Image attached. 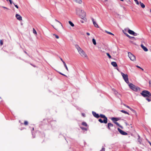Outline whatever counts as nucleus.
I'll return each instance as SVG.
<instances>
[{"label":"nucleus","instance_id":"f257e3e1","mask_svg":"<svg viewBox=\"0 0 151 151\" xmlns=\"http://www.w3.org/2000/svg\"><path fill=\"white\" fill-rule=\"evenodd\" d=\"M76 13L81 19L83 20L84 22H87L86 14L84 10L81 9L77 8L76 9Z\"/></svg>","mask_w":151,"mask_h":151},{"label":"nucleus","instance_id":"f03ea898","mask_svg":"<svg viewBox=\"0 0 151 151\" xmlns=\"http://www.w3.org/2000/svg\"><path fill=\"white\" fill-rule=\"evenodd\" d=\"M52 26L58 32L62 33L63 30V26L60 22L55 20L53 22Z\"/></svg>","mask_w":151,"mask_h":151},{"label":"nucleus","instance_id":"7ed1b4c3","mask_svg":"<svg viewBox=\"0 0 151 151\" xmlns=\"http://www.w3.org/2000/svg\"><path fill=\"white\" fill-rule=\"evenodd\" d=\"M76 48L77 50L80 55L83 58H88V56L85 52L78 45L76 46Z\"/></svg>","mask_w":151,"mask_h":151},{"label":"nucleus","instance_id":"20e7f679","mask_svg":"<svg viewBox=\"0 0 151 151\" xmlns=\"http://www.w3.org/2000/svg\"><path fill=\"white\" fill-rule=\"evenodd\" d=\"M141 94L144 97H147L151 96L150 93L147 91L145 90L141 93Z\"/></svg>","mask_w":151,"mask_h":151},{"label":"nucleus","instance_id":"39448f33","mask_svg":"<svg viewBox=\"0 0 151 151\" xmlns=\"http://www.w3.org/2000/svg\"><path fill=\"white\" fill-rule=\"evenodd\" d=\"M121 74L125 82L127 83H129V82L128 75L127 74H125L122 72H121Z\"/></svg>","mask_w":151,"mask_h":151},{"label":"nucleus","instance_id":"423d86ee","mask_svg":"<svg viewBox=\"0 0 151 151\" xmlns=\"http://www.w3.org/2000/svg\"><path fill=\"white\" fill-rule=\"evenodd\" d=\"M129 86L130 88L135 91H137L138 90H139V88L136 87L132 83H129Z\"/></svg>","mask_w":151,"mask_h":151},{"label":"nucleus","instance_id":"0eeeda50","mask_svg":"<svg viewBox=\"0 0 151 151\" xmlns=\"http://www.w3.org/2000/svg\"><path fill=\"white\" fill-rule=\"evenodd\" d=\"M128 56L131 60L134 61H136L135 56L131 52L128 53Z\"/></svg>","mask_w":151,"mask_h":151},{"label":"nucleus","instance_id":"6e6552de","mask_svg":"<svg viewBox=\"0 0 151 151\" xmlns=\"http://www.w3.org/2000/svg\"><path fill=\"white\" fill-rule=\"evenodd\" d=\"M110 119L114 123L119 120L121 119V118L119 117H112Z\"/></svg>","mask_w":151,"mask_h":151},{"label":"nucleus","instance_id":"1a4fd4ad","mask_svg":"<svg viewBox=\"0 0 151 151\" xmlns=\"http://www.w3.org/2000/svg\"><path fill=\"white\" fill-rule=\"evenodd\" d=\"M118 130L120 133L122 135H125L127 134V132H124L119 128H118Z\"/></svg>","mask_w":151,"mask_h":151},{"label":"nucleus","instance_id":"9d476101","mask_svg":"<svg viewBox=\"0 0 151 151\" xmlns=\"http://www.w3.org/2000/svg\"><path fill=\"white\" fill-rule=\"evenodd\" d=\"M100 116L104 119L103 121L104 123H107V119L106 117H105V116L103 115H100Z\"/></svg>","mask_w":151,"mask_h":151},{"label":"nucleus","instance_id":"9b49d317","mask_svg":"<svg viewBox=\"0 0 151 151\" xmlns=\"http://www.w3.org/2000/svg\"><path fill=\"white\" fill-rule=\"evenodd\" d=\"M128 32L129 34L133 35L134 36H137V33H135L134 31L130 29H129Z\"/></svg>","mask_w":151,"mask_h":151},{"label":"nucleus","instance_id":"f8f14e48","mask_svg":"<svg viewBox=\"0 0 151 151\" xmlns=\"http://www.w3.org/2000/svg\"><path fill=\"white\" fill-rule=\"evenodd\" d=\"M73 1L75 3L79 4H81L82 2L81 0H73Z\"/></svg>","mask_w":151,"mask_h":151},{"label":"nucleus","instance_id":"ddd939ff","mask_svg":"<svg viewBox=\"0 0 151 151\" xmlns=\"http://www.w3.org/2000/svg\"><path fill=\"white\" fill-rule=\"evenodd\" d=\"M92 20L93 22V24L95 27L98 28H99V26L97 24V23L96 22L94 21V19H92Z\"/></svg>","mask_w":151,"mask_h":151},{"label":"nucleus","instance_id":"4468645a","mask_svg":"<svg viewBox=\"0 0 151 151\" xmlns=\"http://www.w3.org/2000/svg\"><path fill=\"white\" fill-rule=\"evenodd\" d=\"M16 17L17 19L19 21H21L22 20V17L19 15L17 14L16 15Z\"/></svg>","mask_w":151,"mask_h":151},{"label":"nucleus","instance_id":"2eb2a0df","mask_svg":"<svg viewBox=\"0 0 151 151\" xmlns=\"http://www.w3.org/2000/svg\"><path fill=\"white\" fill-rule=\"evenodd\" d=\"M141 47L145 51L147 52L148 51V49L142 44L141 45Z\"/></svg>","mask_w":151,"mask_h":151},{"label":"nucleus","instance_id":"dca6fc26","mask_svg":"<svg viewBox=\"0 0 151 151\" xmlns=\"http://www.w3.org/2000/svg\"><path fill=\"white\" fill-rule=\"evenodd\" d=\"M111 65L114 67H116L117 66V65L116 63L115 62H112L111 63Z\"/></svg>","mask_w":151,"mask_h":151},{"label":"nucleus","instance_id":"f3484780","mask_svg":"<svg viewBox=\"0 0 151 151\" xmlns=\"http://www.w3.org/2000/svg\"><path fill=\"white\" fill-rule=\"evenodd\" d=\"M60 71L62 72L65 73L66 72V71L65 69L63 67H60Z\"/></svg>","mask_w":151,"mask_h":151},{"label":"nucleus","instance_id":"a211bd4d","mask_svg":"<svg viewBox=\"0 0 151 151\" xmlns=\"http://www.w3.org/2000/svg\"><path fill=\"white\" fill-rule=\"evenodd\" d=\"M93 114V115L96 118H99V116L98 114H97L96 112H92Z\"/></svg>","mask_w":151,"mask_h":151},{"label":"nucleus","instance_id":"6ab92c4d","mask_svg":"<svg viewBox=\"0 0 151 151\" xmlns=\"http://www.w3.org/2000/svg\"><path fill=\"white\" fill-rule=\"evenodd\" d=\"M113 127V124L112 123H108V127L109 129H111V127Z\"/></svg>","mask_w":151,"mask_h":151},{"label":"nucleus","instance_id":"aec40b11","mask_svg":"<svg viewBox=\"0 0 151 151\" xmlns=\"http://www.w3.org/2000/svg\"><path fill=\"white\" fill-rule=\"evenodd\" d=\"M63 63L64 66L65 67L67 71H68V67H67V65L65 63V62L64 61H63Z\"/></svg>","mask_w":151,"mask_h":151},{"label":"nucleus","instance_id":"412c9836","mask_svg":"<svg viewBox=\"0 0 151 151\" xmlns=\"http://www.w3.org/2000/svg\"><path fill=\"white\" fill-rule=\"evenodd\" d=\"M139 3L141 6L142 8H144L145 7V5L143 3H142L141 2H140Z\"/></svg>","mask_w":151,"mask_h":151},{"label":"nucleus","instance_id":"4be33fe9","mask_svg":"<svg viewBox=\"0 0 151 151\" xmlns=\"http://www.w3.org/2000/svg\"><path fill=\"white\" fill-rule=\"evenodd\" d=\"M33 33L36 35H37V33L34 28L33 29Z\"/></svg>","mask_w":151,"mask_h":151},{"label":"nucleus","instance_id":"5701e85b","mask_svg":"<svg viewBox=\"0 0 151 151\" xmlns=\"http://www.w3.org/2000/svg\"><path fill=\"white\" fill-rule=\"evenodd\" d=\"M120 111H121V112H122L123 113H124L125 114H127L129 115V113L128 112H127V111H125L124 110H122Z\"/></svg>","mask_w":151,"mask_h":151},{"label":"nucleus","instance_id":"b1692460","mask_svg":"<svg viewBox=\"0 0 151 151\" xmlns=\"http://www.w3.org/2000/svg\"><path fill=\"white\" fill-rule=\"evenodd\" d=\"M146 99L148 101L150 102L151 101V98L150 96L147 97L146 98Z\"/></svg>","mask_w":151,"mask_h":151},{"label":"nucleus","instance_id":"393cba45","mask_svg":"<svg viewBox=\"0 0 151 151\" xmlns=\"http://www.w3.org/2000/svg\"><path fill=\"white\" fill-rule=\"evenodd\" d=\"M69 24L72 27H73L74 26V24L70 21L68 22Z\"/></svg>","mask_w":151,"mask_h":151},{"label":"nucleus","instance_id":"a878e982","mask_svg":"<svg viewBox=\"0 0 151 151\" xmlns=\"http://www.w3.org/2000/svg\"><path fill=\"white\" fill-rule=\"evenodd\" d=\"M92 42H93V44L94 45H96V41L93 38L92 39Z\"/></svg>","mask_w":151,"mask_h":151},{"label":"nucleus","instance_id":"bb28decb","mask_svg":"<svg viewBox=\"0 0 151 151\" xmlns=\"http://www.w3.org/2000/svg\"><path fill=\"white\" fill-rule=\"evenodd\" d=\"M105 32L109 34H110V35H114L111 33V32H108L106 30H105Z\"/></svg>","mask_w":151,"mask_h":151},{"label":"nucleus","instance_id":"cd10ccee","mask_svg":"<svg viewBox=\"0 0 151 151\" xmlns=\"http://www.w3.org/2000/svg\"><path fill=\"white\" fill-rule=\"evenodd\" d=\"M53 35L55 36L56 38H57V39H58L59 38V37L58 35H57L55 34H53Z\"/></svg>","mask_w":151,"mask_h":151},{"label":"nucleus","instance_id":"c85d7f7f","mask_svg":"<svg viewBox=\"0 0 151 151\" xmlns=\"http://www.w3.org/2000/svg\"><path fill=\"white\" fill-rule=\"evenodd\" d=\"M125 35H126L128 37H129L130 38H134V37H130V36H129L127 34H125Z\"/></svg>","mask_w":151,"mask_h":151},{"label":"nucleus","instance_id":"c756f323","mask_svg":"<svg viewBox=\"0 0 151 151\" xmlns=\"http://www.w3.org/2000/svg\"><path fill=\"white\" fill-rule=\"evenodd\" d=\"M124 105L125 106H126V107H127V108H129V109L131 110H132V109H131V108H130L129 106H127V105H125V104H124Z\"/></svg>","mask_w":151,"mask_h":151},{"label":"nucleus","instance_id":"7c9ffc66","mask_svg":"<svg viewBox=\"0 0 151 151\" xmlns=\"http://www.w3.org/2000/svg\"><path fill=\"white\" fill-rule=\"evenodd\" d=\"M106 55L108 56V57H109V58H111V56L110 55V54L109 53H106Z\"/></svg>","mask_w":151,"mask_h":151},{"label":"nucleus","instance_id":"2f4dec72","mask_svg":"<svg viewBox=\"0 0 151 151\" xmlns=\"http://www.w3.org/2000/svg\"><path fill=\"white\" fill-rule=\"evenodd\" d=\"M80 127L81 128V129H82V130H87V129L86 128H84V127Z\"/></svg>","mask_w":151,"mask_h":151},{"label":"nucleus","instance_id":"473e14b6","mask_svg":"<svg viewBox=\"0 0 151 151\" xmlns=\"http://www.w3.org/2000/svg\"><path fill=\"white\" fill-rule=\"evenodd\" d=\"M105 148L103 147L102 149L100 151H105Z\"/></svg>","mask_w":151,"mask_h":151},{"label":"nucleus","instance_id":"72a5a7b5","mask_svg":"<svg viewBox=\"0 0 151 151\" xmlns=\"http://www.w3.org/2000/svg\"><path fill=\"white\" fill-rule=\"evenodd\" d=\"M0 44L1 45H3V41L1 40H0Z\"/></svg>","mask_w":151,"mask_h":151},{"label":"nucleus","instance_id":"f704fd0d","mask_svg":"<svg viewBox=\"0 0 151 151\" xmlns=\"http://www.w3.org/2000/svg\"><path fill=\"white\" fill-rule=\"evenodd\" d=\"M134 1L137 5L139 4V2L137 0H134Z\"/></svg>","mask_w":151,"mask_h":151},{"label":"nucleus","instance_id":"c9c22d12","mask_svg":"<svg viewBox=\"0 0 151 151\" xmlns=\"http://www.w3.org/2000/svg\"><path fill=\"white\" fill-rule=\"evenodd\" d=\"M99 122H101V123H103V122H104L103 120H102V119H100L99 120Z\"/></svg>","mask_w":151,"mask_h":151},{"label":"nucleus","instance_id":"e433bc0d","mask_svg":"<svg viewBox=\"0 0 151 151\" xmlns=\"http://www.w3.org/2000/svg\"><path fill=\"white\" fill-rule=\"evenodd\" d=\"M149 84L150 87H151V80H150L149 81Z\"/></svg>","mask_w":151,"mask_h":151},{"label":"nucleus","instance_id":"4c0bfd02","mask_svg":"<svg viewBox=\"0 0 151 151\" xmlns=\"http://www.w3.org/2000/svg\"><path fill=\"white\" fill-rule=\"evenodd\" d=\"M80 22L82 24H83L84 23V22H84V21L82 19V20H80Z\"/></svg>","mask_w":151,"mask_h":151},{"label":"nucleus","instance_id":"58836bf2","mask_svg":"<svg viewBox=\"0 0 151 151\" xmlns=\"http://www.w3.org/2000/svg\"><path fill=\"white\" fill-rule=\"evenodd\" d=\"M82 124L84 126H87V123H82Z\"/></svg>","mask_w":151,"mask_h":151},{"label":"nucleus","instance_id":"ea45409f","mask_svg":"<svg viewBox=\"0 0 151 151\" xmlns=\"http://www.w3.org/2000/svg\"><path fill=\"white\" fill-rule=\"evenodd\" d=\"M136 67H137V68H139L141 69H142V70H143V69L142 68H140L139 66H138L137 65V66H136Z\"/></svg>","mask_w":151,"mask_h":151},{"label":"nucleus","instance_id":"a19ab883","mask_svg":"<svg viewBox=\"0 0 151 151\" xmlns=\"http://www.w3.org/2000/svg\"><path fill=\"white\" fill-rule=\"evenodd\" d=\"M14 4V6L16 7L17 9H18V6L17 5H15L14 3H13Z\"/></svg>","mask_w":151,"mask_h":151},{"label":"nucleus","instance_id":"79ce46f5","mask_svg":"<svg viewBox=\"0 0 151 151\" xmlns=\"http://www.w3.org/2000/svg\"><path fill=\"white\" fill-rule=\"evenodd\" d=\"M86 34H87L88 35V36H89V35H90V33H88V32H87V33H86Z\"/></svg>","mask_w":151,"mask_h":151},{"label":"nucleus","instance_id":"37998d69","mask_svg":"<svg viewBox=\"0 0 151 151\" xmlns=\"http://www.w3.org/2000/svg\"><path fill=\"white\" fill-rule=\"evenodd\" d=\"M60 74H61V75H63V76H65V75H64V74H63V73H60Z\"/></svg>","mask_w":151,"mask_h":151},{"label":"nucleus","instance_id":"c03bdc74","mask_svg":"<svg viewBox=\"0 0 151 151\" xmlns=\"http://www.w3.org/2000/svg\"><path fill=\"white\" fill-rule=\"evenodd\" d=\"M2 7H3L4 8H5V9H7V8L5 7H4V6H2Z\"/></svg>","mask_w":151,"mask_h":151},{"label":"nucleus","instance_id":"a18cd8bd","mask_svg":"<svg viewBox=\"0 0 151 151\" xmlns=\"http://www.w3.org/2000/svg\"><path fill=\"white\" fill-rule=\"evenodd\" d=\"M12 1L11 0H10V4H12Z\"/></svg>","mask_w":151,"mask_h":151},{"label":"nucleus","instance_id":"49530a36","mask_svg":"<svg viewBox=\"0 0 151 151\" xmlns=\"http://www.w3.org/2000/svg\"><path fill=\"white\" fill-rule=\"evenodd\" d=\"M25 125H27L28 124V123H24Z\"/></svg>","mask_w":151,"mask_h":151},{"label":"nucleus","instance_id":"de8ad7c7","mask_svg":"<svg viewBox=\"0 0 151 151\" xmlns=\"http://www.w3.org/2000/svg\"><path fill=\"white\" fill-rule=\"evenodd\" d=\"M82 115H83V116H85V114H82Z\"/></svg>","mask_w":151,"mask_h":151},{"label":"nucleus","instance_id":"09e8293b","mask_svg":"<svg viewBox=\"0 0 151 151\" xmlns=\"http://www.w3.org/2000/svg\"><path fill=\"white\" fill-rule=\"evenodd\" d=\"M61 59V61H62V62H63V61H64L62 59V58H61V59Z\"/></svg>","mask_w":151,"mask_h":151},{"label":"nucleus","instance_id":"8fccbe9b","mask_svg":"<svg viewBox=\"0 0 151 151\" xmlns=\"http://www.w3.org/2000/svg\"><path fill=\"white\" fill-rule=\"evenodd\" d=\"M116 124H117L119 126V124L118 123H116Z\"/></svg>","mask_w":151,"mask_h":151},{"label":"nucleus","instance_id":"3c124183","mask_svg":"<svg viewBox=\"0 0 151 151\" xmlns=\"http://www.w3.org/2000/svg\"><path fill=\"white\" fill-rule=\"evenodd\" d=\"M24 123H27V121H25Z\"/></svg>","mask_w":151,"mask_h":151},{"label":"nucleus","instance_id":"603ef678","mask_svg":"<svg viewBox=\"0 0 151 151\" xmlns=\"http://www.w3.org/2000/svg\"><path fill=\"white\" fill-rule=\"evenodd\" d=\"M105 1H107L108 0H105Z\"/></svg>","mask_w":151,"mask_h":151},{"label":"nucleus","instance_id":"864d4df0","mask_svg":"<svg viewBox=\"0 0 151 151\" xmlns=\"http://www.w3.org/2000/svg\"><path fill=\"white\" fill-rule=\"evenodd\" d=\"M7 1H9V0H6Z\"/></svg>","mask_w":151,"mask_h":151},{"label":"nucleus","instance_id":"5fc2aeb1","mask_svg":"<svg viewBox=\"0 0 151 151\" xmlns=\"http://www.w3.org/2000/svg\"><path fill=\"white\" fill-rule=\"evenodd\" d=\"M150 12L151 13V9L150 10Z\"/></svg>","mask_w":151,"mask_h":151},{"label":"nucleus","instance_id":"6e6d98bb","mask_svg":"<svg viewBox=\"0 0 151 151\" xmlns=\"http://www.w3.org/2000/svg\"><path fill=\"white\" fill-rule=\"evenodd\" d=\"M130 125H131V126H132V124H130Z\"/></svg>","mask_w":151,"mask_h":151}]
</instances>
